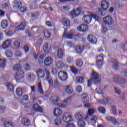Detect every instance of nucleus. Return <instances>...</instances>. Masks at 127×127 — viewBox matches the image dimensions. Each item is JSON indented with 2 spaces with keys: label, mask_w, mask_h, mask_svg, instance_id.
<instances>
[{
  "label": "nucleus",
  "mask_w": 127,
  "mask_h": 127,
  "mask_svg": "<svg viewBox=\"0 0 127 127\" xmlns=\"http://www.w3.org/2000/svg\"><path fill=\"white\" fill-rule=\"evenodd\" d=\"M98 94H104L105 93V90L102 89L101 88L99 89H96Z\"/></svg>",
  "instance_id": "62"
},
{
  "label": "nucleus",
  "mask_w": 127,
  "mask_h": 127,
  "mask_svg": "<svg viewBox=\"0 0 127 127\" xmlns=\"http://www.w3.org/2000/svg\"><path fill=\"white\" fill-rule=\"evenodd\" d=\"M97 120H98V117L96 116H92L90 118V121L92 124H96Z\"/></svg>",
  "instance_id": "45"
},
{
  "label": "nucleus",
  "mask_w": 127,
  "mask_h": 127,
  "mask_svg": "<svg viewBox=\"0 0 127 127\" xmlns=\"http://www.w3.org/2000/svg\"><path fill=\"white\" fill-rule=\"evenodd\" d=\"M112 63L113 64V69H114L116 71H118L120 69V66L119 65V62L117 60L112 59Z\"/></svg>",
  "instance_id": "16"
},
{
  "label": "nucleus",
  "mask_w": 127,
  "mask_h": 127,
  "mask_svg": "<svg viewBox=\"0 0 127 127\" xmlns=\"http://www.w3.org/2000/svg\"><path fill=\"white\" fill-rule=\"evenodd\" d=\"M112 112L114 116H117L118 113H117V108L115 106H112Z\"/></svg>",
  "instance_id": "60"
},
{
  "label": "nucleus",
  "mask_w": 127,
  "mask_h": 127,
  "mask_svg": "<svg viewBox=\"0 0 127 127\" xmlns=\"http://www.w3.org/2000/svg\"><path fill=\"white\" fill-rule=\"evenodd\" d=\"M33 108L36 112H39V113H42V108L39 106L38 104H35L33 105Z\"/></svg>",
  "instance_id": "27"
},
{
  "label": "nucleus",
  "mask_w": 127,
  "mask_h": 127,
  "mask_svg": "<svg viewBox=\"0 0 127 127\" xmlns=\"http://www.w3.org/2000/svg\"><path fill=\"white\" fill-rule=\"evenodd\" d=\"M12 43V40L8 39L3 42L2 45V49H7Z\"/></svg>",
  "instance_id": "9"
},
{
  "label": "nucleus",
  "mask_w": 127,
  "mask_h": 127,
  "mask_svg": "<svg viewBox=\"0 0 127 127\" xmlns=\"http://www.w3.org/2000/svg\"><path fill=\"white\" fill-rule=\"evenodd\" d=\"M87 40L91 44H96L97 43V39L93 35H89L87 36Z\"/></svg>",
  "instance_id": "13"
},
{
  "label": "nucleus",
  "mask_w": 127,
  "mask_h": 127,
  "mask_svg": "<svg viewBox=\"0 0 127 127\" xmlns=\"http://www.w3.org/2000/svg\"><path fill=\"white\" fill-rule=\"evenodd\" d=\"M74 10L77 16H78V15L82 12V7L77 8L76 9H74Z\"/></svg>",
  "instance_id": "51"
},
{
  "label": "nucleus",
  "mask_w": 127,
  "mask_h": 127,
  "mask_svg": "<svg viewBox=\"0 0 127 127\" xmlns=\"http://www.w3.org/2000/svg\"><path fill=\"white\" fill-rule=\"evenodd\" d=\"M38 92L40 95H44V91H43V88H42V84L40 82L37 84Z\"/></svg>",
  "instance_id": "26"
},
{
  "label": "nucleus",
  "mask_w": 127,
  "mask_h": 127,
  "mask_svg": "<svg viewBox=\"0 0 127 127\" xmlns=\"http://www.w3.org/2000/svg\"><path fill=\"white\" fill-rule=\"evenodd\" d=\"M103 21L108 25L112 24V16L108 15L103 18Z\"/></svg>",
  "instance_id": "18"
},
{
  "label": "nucleus",
  "mask_w": 127,
  "mask_h": 127,
  "mask_svg": "<svg viewBox=\"0 0 127 127\" xmlns=\"http://www.w3.org/2000/svg\"><path fill=\"white\" fill-rule=\"evenodd\" d=\"M77 29L78 31L80 32H86L89 29V27L88 25L83 24L77 27Z\"/></svg>",
  "instance_id": "8"
},
{
  "label": "nucleus",
  "mask_w": 127,
  "mask_h": 127,
  "mask_svg": "<svg viewBox=\"0 0 127 127\" xmlns=\"http://www.w3.org/2000/svg\"><path fill=\"white\" fill-rule=\"evenodd\" d=\"M108 31V28H107V27L105 26V25H102V29H101V32L103 34H105L106 33V32Z\"/></svg>",
  "instance_id": "47"
},
{
  "label": "nucleus",
  "mask_w": 127,
  "mask_h": 127,
  "mask_svg": "<svg viewBox=\"0 0 127 127\" xmlns=\"http://www.w3.org/2000/svg\"><path fill=\"white\" fill-rule=\"evenodd\" d=\"M74 60L73 58H71V57H67L66 58V63L68 64H72L73 63Z\"/></svg>",
  "instance_id": "46"
},
{
  "label": "nucleus",
  "mask_w": 127,
  "mask_h": 127,
  "mask_svg": "<svg viewBox=\"0 0 127 127\" xmlns=\"http://www.w3.org/2000/svg\"><path fill=\"white\" fill-rule=\"evenodd\" d=\"M45 72L46 76V79L47 81H48L50 87H52V86H53V79H52L51 76H50V72H49L48 70L45 69Z\"/></svg>",
  "instance_id": "7"
},
{
  "label": "nucleus",
  "mask_w": 127,
  "mask_h": 127,
  "mask_svg": "<svg viewBox=\"0 0 127 127\" xmlns=\"http://www.w3.org/2000/svg\"><path fill=\"white\" fill-rule=\"evenodd\" d=\"M46 56L45 55H40L39 57V62H40V63H41V62H43V59H44V58H45Z\"/></svg>",
  "instance_id": "56"
},
{
  "label": "nucleus",
  "mask_w": 127,
  "mask_h": 127,
  "mask_svg": "<svg viewBox=\"0 0 127 127\" xmlns=\"http://www.w3.org/2000/svg\"><path fill=\"white\" fill-rule=\"evenodd\" d=\"M43 33L46 38H49L51 36V34L47 30H44Z\"/></svg>",
  "instance_id": "41"
},
{
  "label": "nucleus",
  "mask_w": 127,
  "mask_h": 127,
  "mask_svg": "<svg viewBox=\"0 0 127 127\" xmlns=\"http://www.w3.org/2000/svg\"><path fill=\"white\" fill-rule=\"evenodd\" d=\"M64 91L66 94H72L73 92V87L71 85H66L64 87Z\"/></svg>",
  "instance_id": "22"
},
{
  "label": "nucleus",
  "mask_w": 127,
  "mask_h": 127,
  "mask_svg": "<svg viewBox=\"0 0 127 127\" xmlns=\"http://www.w3.org/2000/svg\"><path fill=\"white\" fill-rule=\"evenodd\" d=\"M23 67L26 71H29L30 70V65L27 64H24Z\"/></svg>",
  "instance_id": "59"
},
{
  "label": "nucleus",
  "mask_w": 127,
  "mask_h": 127,
  "mask_svg": "<svg viewBox=\"0 0 127 127\" xmlns=\"http://www.w3.org/2000/svg\"><path fill=\"white\" fill-rule=\"evenodd\" d=\"M57 55L58 58H60V59H63L64 56V52H63L62 49H60L58 50Z\"/></svg>",
  "instance_id": "32"
},
{
  "label": "nucleus",
  "mask_w": 127,
  "mask_h": 127,
  "mask_svg": "<svg viewBox=\"0 0 127 127\" xmlns=\"http://www.w3.org/2000/svg\"><path fill=\"white\" fill-rule=\"evenodd\" d=\"M4 127H13V125L11 122H5L4 123Z\"/></svg>",
  "instance_id": "48"
},
{
  "label": "nucleus",
  "mask_w": 127,
  "mask_h": 127,
  "mask_svg": "<svg viewBox=\"0 0 127 127\" xmlns=\"http://www.w3.org/2000/svg\"><path fill=\"white\" fill-rule=\"evenodd\" d=\"M90 77V79L87 81V87L92 86V82L94 84H99L101 82L99 74L94 70L92 71Z\"/></svg>",
  "instance_id": "1"
},
{
  "label": "nucleus",
  "mask_w": 127,
  "mask_h": 127,
  "mask_svg": "<svg viewBox=\"0 0 127 127\" xmlns=\"http://www.w3.org/2000/svg\"><path fill=\"white\" fill-rule=\"evenodd\" d=\"M27 24V22H26V21H24L17 26V28L19 30H23L25 26H26Z\"/></svg>",
  "instance_id": "33"
},
{
  "label": "nucleus",
  "mask_w": 127,
  "mask_h": 127,
  "mask_svg": "<svg viewBox=\"0 0 127 127\" xmlns=\"http://www.w3.org/2000/svg\"><path fill=\"white\" fill-rule=\"evenodd\" d=\"M91 17L92 18H94V19H95L96 21H99V19L100 18L95 14H91Z\"/></svg>",
  "instance_id": "57"
},
{
  "label": "nucleus",
  "mask_w": 127,
  "mask_h": 127,
  "mask_svg": "<svg viewBox=\"0 0 127 127\" xmlns=\"http://www.w3.org/2000/svg\"><path fill=\"white\" fill-rule=\"evenodd\" d=\"M50 100L51 102L54 103V104H58V102L60 101L59 97L57 96L51 97Z\"/></svg>",
  "instance_id": "28"
},
{
  "label": "nucleus",
  "mask_w": 127,
  "mask_h": 127,
  "mask_svg": "<svg viewBox=\"0 0 127 127\" xmlns=\"http://www.w3.org/2000/svg\"><path fill=\"white\" fill-rule=\"evenodd\" d=\"M31 16L33 18L38 17V16H40V14H39V12H38L31 13Z\"/></svg>",
  "instance_id": "52"
},
{
  "label": "nucleus",
  "mask_w": 127,
  "mask_h": 127,
  "mask_svg": "<svg viewBox=\"0 0 127 127\" xmlns=\"http://www.w3.org/2000/svg\"><path fill=\"white\" fill-rule=\"evenodd\" d=\"M1 26L2 28L5 29L8 26V22L6 20H3L1 22Z\"/></svg>",
  "instance_id": "36"
},
{
  "label": "nucleus",
  "mask_w": 127,
  "mask_h": 127,
  "mask_svg": "<svg viewBox=\"0 0 127 127\" xmlns=\"http://www.w3.org/2000/svg\"><path fill=\"white\" fill-rule=\"evenodd\" d=\"M21 123L23 126H29L30 125V121L25 117H23L21 120Z\"/></svg>",
  "instance_id": "23"
},
{
  "label": "nucleus",
  "mask_w": 127,
  "mask_h": 127,
  "mask_svg": "<svg viewBox=\"0 0 127 127\" xmlns=\"http://www.w3.org/2000/svg\"><path fill=\"white\" fill-rule=\"evenodd\" d=\"M54 115L56 118L58 117V116H61L62 115V110L59 108H56L54 111Z\"/></svg>",
  "instance_id": "25"
},
{
  "label": "nucleus",
  "mask_w": 127,
  "mask_h": 127,
  "mask_svg": "<svg viewBox=\"0 0 127 127\" xmlns=\"http://www.w3.org/2000/svg\"><path fill=\"white\" fill-rule=\"evenodd\" d=\"M103 54H102L101 56H98L97 57V58H99L100 60H98L96 61V65L97 66H103V61L104 60V58L103 57Z\"/></svg>",
  "instance_id": "24"
},
{
  "label": "nucleus",
  "mask_w": 127,
  "mask_h": 127,
  "mask_svg": "<svg viewBox=\"0 0 127 127\" xmlns=\"http://www.w3.org/2000/svg\"><path fill=\"white\" fill-rule=\"evenodd\" d=\"M21 69V65L19 64H14L13 66V70L14 71H19Z\"/></svg>",
  "instance_id": "42"
},
{
  "label": "nucleus",
  "mask_w": 127,
  "mask_h": 127,
  "mask_svg": "<svg viewBox=\"0 0 127 127\" xmlns=\"http://www.w3.org/2000/svg\"><path fill=\"white\" fill-rule=\"evenodd\" d=\"M70 15L71 18H75L77 16L76 14V12H75V10H73L72 11H70Z\"/></svg>",
  "instance_id": "53"
},
{
  "label": "nucleus",
  "mask_w": 127,
  "mask_h": 127,
  "mask_svg": "<svg viewBox=\"0 0 127 127\" xmlns=\"http://www.w3.org/2000/svg\"><path fill=\"white\" fill-rule=\"evenodd\" d=\"M112 123L114 126H119L120 122L115 118V117H112Z\"/></svg>",
  "instance_id": "43"
},
{
  "label": "nucleus",
  "mask_w": 127,
  "mask_h": 127,
  "mask_svg": "<svg viewBox=\"0 0 127 127\" xmlns=\"http://www.w3.org/2000/svg\"><path fill=\"white\" fill-rule=\"evenodd\" d=\"M55 124L56 126H59L61 124V119L59 117H57V119L55 120Z\"/></svg>",
  "instance_id": "49"
},
{
  "label": "nucleus",
  "mask_w": 127,
  "mask_h": 127,
  "mask_svg": "<svg viewBox=\"0 0 127 127\" xmlns=\"http://www.w3.org/2000/svg\"><path fill=\"white\" fill-rule=\"evenodd\" d=\"M101 5L104 10H107L110 7V3L107 0H103L101 2Z\"/></svg>",
  "instance_id": "14"
},
{
  "label": "nucleus",
  "mask_w": 127,
  "mask_h": 127,
  "mask_svg": "<svg viewBox=\"0 0 127 127\" xmlns=\"http://www.w3.org/2000/svg\"><path fill=\"white\" fill-rule=\"evenodd\" d=\"M15 55L17 57H21L22 56V53L19 51H16L15 52Z\"/></svg>",
  "instance_id": "58"
},
{
  "label": "nucleus",
  "mask_w": 127,
  "mask_h": 127,
  "mask_svg": "<svg viewBox=\"0 0 127 127\" xmlns=\"http://www.w3.org/2000/svg\"><path fill=\"white\" fill-rule=\"evenodd\" d=\"M112 80L114 83L116 84H120L121 85H126L127 84V80L124 78H121L119 75H114Z\"/></svg>",
  "instance_id": "3"
},
{
  "label": "nucleus",
  "mask_w": 127,
  "mask_h": 127,
  "mask_svg": "<svg viewBox=\"0 0 127 127\" xmlns=\"http://www.w3.org/2000/svg\"><path fill=\"white\" fill-rule=\"evenodd\" d=\"M51 47V46L48 44V43H45L43 47V49L45 53H49Z\"/></svg>",
  "instance_id": "21"
},
{
  "label": "nucleus",
  "mask_w": 127,
  "mask_h": 127,
  "mask_svg": "<svg viewBox=\"0 0 127 127\" xmlns=\"http://www.w3.org/2000/svg\"><path fill=\"white\" fill-rule=\"evenodd\" d=\"M58 76L59 79L62 82H65V81H67L68 79V74L64 71L61 70L59 71Z\"/></svg>",
  "instance_id": "4"
},
{
  "label": "nucleus",
  "mask_w": 127,
  "mask_h": 127,
  "mask_svg": "<svg viewBox=\"0 0 127 127\" xmlns=\"http://www.w3.org/2000/svg\"><path fill=\"white\" fill-rule=\"evenodd\" d=\"M62 23L64 26H70V21L66 17H64L63 19Z\"/></svg>",
  "instance_id": "29"
},
{
  "label": "nucleus",
  "mask_w": 127,
  "mask_h": 127,
  "mask_svg": "<svg viewBox=\"0 0 127 127\" xmlns=\"http://www.w3.org/2000/svg\"><path fill=\"white\" fill-rule=\"evenodd\" d=\"M52 74L53 75H57V69L55 67H53L52 69Z\"/></svg>",
  "instance_id": "63"
},
{
  "label": "nucleus",
  "mask_w": 127,
  "mask_h": 127,
  "mask_svg": "<svg viewBox=\"0 0 127 127\" xmlns=\"http://www.w3.org/2000/svg\"><path fill=\"white\" fill-rule=\"evenodd\" d=\"M36 75L41 79H43L45 77V73L44 71L42 70L41 69H38L36 71Z\"/></svg>",
  "instance_id": "15"
},
{
  "label": "nucleus",
  "mask_w": 127,
  "mask_h": 127,
  "mask_svg": "<svg viewBox=\"0 0 127 127\" xmlns=\"http://www.w3.org/2000/svg\"><path fill=\"white\" fill-rule=\"evenodd\" d=\"M21 6V2L18 0H14L13 2V7L15 9H18Z\"/></svg>",
  "instance_id": "17"
},
{
  "label": "nucleus",
  "mask_w": 127,
  "mask_h": 127,
  "mask_svg": "<svg viewBox=\"0 0 127 127\" xmlns=\"http://www.w3.org/2000/svg\"><path fill=\"white\" fill-rule=\"evenodd\" d=\"M83 116H84V115L82 112H78L75 114V119H76V120H78L77 124L79 126V127H85L86 125L85 122L82 120L83 119Z\"/></svg>",
  "instance_id": "2"
},
{
  "label": "nucleus",
  "mask_w": 127,
  "mask_h": 127,
  "mask_svg": "<svg viewBox=\"0 0 127 127\" xmlns=\"http://www.w3.org/2000/svg\"><path fill=\"white\" fill-rule=\"evenodd\" d=\"M96 13L98 15H102V16L106 15V11H103L101 8H98L96 9Z\"/></svg>",
  "instance_id": "30"
},
{
  "label": "nucleus",
  "mask_w": 127,
  "mask_h": 127,
  "mask_svg": "<svg viewBox=\"0 0 127 127\" xmlns=\"http://www.w3.org/2000/svg\"><path fill=\"white\" fill-rule=\"evenodd\" d=\"M2 8L3 9H8V3H5L2 5Z\"/></svg>",
  "instance_id": "64"
},
{
  "label": "nucleus",
  "mask_w": 127,
  "mask_h": 127,
  "mask_svg": "<svg viewBox=\"0 0 127 127\" xmlns=\"http://www.w3.org/2000/svg\"><path fill=\"white\" fill-rule=\"evenodd\" d=\"M84 50V46L80 47L77 46L76 48L75 51L77 54H81L83 51Z\"/></svg>",
  "instance_id": "35"
},
{
  "label": "nucleus",
  "mask_w": 127,
  "mask_h": 127,
  "mask_svg": "<svg viewBox=\"0 0 127 127\" xmlns=\"http://www.w3.org/2000/svg\"><path fill=\"white\" fill-rule=\"evenodd\" d=\"M82 20H84L85 23H90L92 20V15H84L82 18Z\"/></svg>",
  "instance_id": "20"
},
{
  "label": "nucleus",
  "mask_w": 127,
  "mask_h": 127,
  "mask_svg": "<svg viewBox=\"0 0 127 127\" xmlns=\"http://www.w3.org/2000/svg\"><path fill=\"white\" fill-rule=\"evenodd\" d=\"M75 36H77V35L74 34V32L72 31L67 32L66 30H64V33L63 35V37L64 38H66L67 39H72V38H74Z\"/></svg>",
  "instance_id": "5"
},
{
  "label": "nucleus",
  "mask_w": 127,
  "mask_h": 127,
  "mask_svg": "<svg viewBox=\"0 0 127 127\" xmlns=\"http://www.w3.org/2000/svg\"><path fill=\"white\" fill-rule=\"evenodd\" d=\"M98 111L99 113H101V114H105L106 113V109L103 107H99L98 108Z\"/></svg>",
  "instance_id": "54"
},
{
  "label": "nucleus",
  "mask_w": 127,
  "mask_h": 127,
  "mask_svg": "<svg viewBox=\"0 0 127 127\" xmlns=\"http://www.w3.org/2000/svg\"><path fill=\"white\" fill-rule=\"evenodd\" d=\"M94 113H95V109L93 108L88 109L87 115H86V118H84L85 120L89 119V116H92Z\"/></svg>",
  "instance_id": "34"
},
{
  "label": "nucleus",
  "mask_w": 127,
  "mask_h": 127,
  "mask_svg": "<svg viewBox=\"0 0 127 127\" xmlns=\"http://www.w3.org/2000/svg\"><path fill=\"white\" fill-rule=\"evenodd\" d=\"M16 94L18 97H21L23 95V90L21 88H17L16 90Z\"/></svg>",
  "instance_id": "31"
},
{
  "label": "nucleus",
  "mask_w": 127,
  "mask_h": 127,
  "mask_svg": "<svg viewBox=\"0 0 127 127\" xmlns=\"http://www.w3.org/2000/svg\"><path fill=\"white\" fill-rule=\"evenodd\" d=\"M26 76L28 80L30 82H33L35 81V79H36V76L33 73H27Z\"/></svg>",
  "instance_id": "19"
},
{
  "label": "nucleus",
  "mask_w": 127,
  "mask_h": 127,
  "mask_svg": "<svg viewBox=\"0 0 127 127\" xmlns=\"http://www.w3.org/2000/svg\"><path fill=\"white\" fill-rule=\"evenodd\" d=\"M63 121L64 122V123H69V122H72V121H73L72 116L67 112L64 113L63 115Z\"/></svg>",
  "instance_id": "6"
},
{
  "label": "nucleus",
  "mask_w": 127,
  "mask_h": 127,
  "mask_svg": "<svg viewBox=\"0 0 127 127\" xmlns=\"http://www.w3.org/2000/svg\"><path fill=\"white\" fill-rule=\"evenodd\" d=\"M53 62V60H52V58L50 57H48L45 59L44 64L47 67H49L50 65H52Z\"/></svg>",
  "instance_id": "11"
},
{
  "label": "nucleus",
  "mask_w": 127,
  "mask_h": 127,
  "mask_svg": "<svg viewBox=\"0 0 127 127\" xmlns=\"http://www.w3.org/2000/svg\"><path fill=\"white\" fill-rule=\"evenodd\" d=\"M75 65L78 68H82L83 67V61L80 59H78L75 62Z\"/></svg>",
  "instance_id": "37"
},
{
  "label": "nucleus",
  "mask_w": 127,
  "mask_h": 127,
  "mask_svg": "<svg viewBox=\"0 0 127 127\" xmlns=\"http://www.w3.org/2000/svg\"><path fill=\"white\" fill-rule=\"evenodd\" d=\"M13 45L14 46H15V47H19V46H20V43H19V42L17 41H15L13 42Z\"/></svg>",
  "instance_id": "61"
},
{
  "label": "nucleus",
  "mask_w": 127,
  "mask_h": 127,
  "mask_svg": "<svg viewBox=\"0 0 127 127\" xmlns=\"http://www.w3.org/2000/svg\"><path fill=\"white\" fill-rule=\"evenodd\" d=\"M57 67L60 69L64 68L65 70H68V65L64 64L63 62L59 61L57 63Z\"/></svg>",
  "instance_id": "10"
},
{
  "label": "nucleus",
  "mask_w": 127,
  "mask_h": 127,
  "mask_svg": "<svg viewBox=\"0 0 127 127\" xmlns=\"http://www.w3.org/2000/svg\"><path fill=\"white\" fill-rule=\"evenodd\" d=\"M15 78L16 80H21V79L24 78V72L21 70H18L16 74L15 75Z\"/></svg>",
  "instance_id": "12"
},
{
  "label": "nucleus",
  "mask_w": 127,
  "mask_h": 127,
  "mask_svg": "<svg viewBox=\"0 0 127 127\" xmlns=\"http://www.w3.org/2000/svg\"><path fill=\"white\" fill-rule=\"evenodd\" d=\"M42 43H43V39L40 38L36 42V44L38 46H41V45H42Z\"/></svg>",
  "instance_id": "55"
},
{
  "label": "nucleus",
  "mask_w": 127,
  "mask_h": 127,
  "mask_svg": "<svg viewBox=\"0 0 127 127\" xmlns=\"http://www.w3.org/2000/svg\"><path fill=\"white\" fill-rule=\"evenodd\" d=\"M76 81H77L78 83L82 84V83H84V78L82 77H77L76 78Z\"/></svg>",
  "instance_id": "50"
},
{
  "label": "nucleus",
  "mask_w": 127,
  "mask_h": 127,
  "mask_svg": "<svg viewBox=\"0 0 127 127\" xmlns=\"http://www.w3.org/2000/svg\"><path fill=\"white\" fill-rule=\"evenodd\" d=\"M5 63H6L5 60L0 59V68H4V67H5Z\"/></svg>",
  "instance_id": "44"
},
{
  "label": "nucleus",
  "mask_w": 127,
  "mask_h": 127,
  "mask_svg": "<svg viewBox=\"0 0 127 127\" xmlns=\"http://www.w3.org/2000/svg\"><path fill=\"white\" fill-rule=\"evenodd\" d=\"M5 55L6 57H7V58H11L13 55V53L11 51H6L5 52Z\"/></svg>",
  "instance_id": "40"
},
{
  "label": "nucleus",
  "mask_w": 127,
  "mask_h": 127,
  "mask_svg": "<svg viewBox=\"0 0 127 127\" xmlns=\"http://www.w3.org/2000/svg\"><path fill=\"white\" fill-rule=\"evenodd\" d=\"M68 69H69L70 71L74 75L78 73V69H76V67L74 66H68Z\"/></svg>",
  "instance_id": "39"
},
{
  "label": "nucleus",
  "mask_w": 127,
  "mask_h": 127,
  "mask_svg": "<svg viewBox=\"0 0 127 127\" xmlns=\"http://www.w3.org/2000/svg\"><path fill=\"white\" fill-rule=\"evenodd\" d=\"M6 87L8 89V91L13 92L14 87L11 84V83L9 82L6 83Z\"/></svg>",
  "instance_id": "38"
}]
</instances>
